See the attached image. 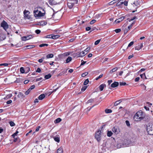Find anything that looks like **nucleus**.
Returning <instances> with one entry per match:
<instances>
[{"label": "nucleus", "instance_id": "nucleus-34", "mask_svg": "<svg viewBox=\"0 0 153 153\" xmlns=\"http://www.w3.org/2000/svg\"><path fill=\"white\" fill-rule=\"evenodd\" d=\"M48 44H42L39 45V47H44L45 46H48Z\"/></svg>", "mask_w": 153, "mask_h": 153}, {"label": "nucleus", "instance_id": "nucleus-20", "mask_svg": "<svg viewBox=\"0 0 153 153\" xmlns=\"http://www.w3.org/2000/svg\"><path fill=\"white\" fill-rule=\"evenodd\" d=\"M17 96L19 98H21L24 97L25 96L22 93L19 92Z\"/></svg>", "mask_w": 153, "mask_h": 153}, {"label": "nucleus", "instance_id": "nucleus-15", "mask_svg": "<svg viewBox=\"0 0 153 153\" xmlns=\"http://www.w3.org/2000/svg\"><path fill=\"white\" fill-rule=\"evenodd\" d=\"M48 2L49 4L51 5H55L56 4V3L53 0H48Z\"/></svg>", "mask_w": 153, "mask_h": 153}, {"label": "nucleus", "instance_id": "nucleus-46", "mask_svg": "<svg viewBox=\"0 0 153 153\" xmlns=\"http://www.w3.org/2000/svg\"><path fill=\"white\" fill-rule=\"evenodd\" d=\"M47 38H52V34L49 35L45 37Z\"/></svg>", "mask_w": 153, "mask_h": 153}, {"label": "nucleus", "instance_id": "nucleus-64", "mask_svg": "<svg viewBox=\"0 0 153 153\" xmlns=\"http://www.w3.org/2000/svg\"><path fill=\"white\" fill-rule=\"evenodd\" d=\"M12 102V101L11 100H10L9 101H8L7 102V104H10Z\"/></svg>", "mask_w": 153, "mask_h": 153}, {"label": "nucleus", "instance_id": "nucleus-17", "mask_svg": "<svg viewBox=\"0 0 153 153\" xmlns=\"http://www.w3.org/2000/svg\"><path fill=\"white\" fill-rule=\"evenodd\" d=\"M45 97V95L44 94H42L39 96L38 98L39 100H42Z\"/></svg>", "mask_w": 153, "mask_h": 153}, {"label": "nucleus", "instance_id": "nucleus-60", "mask_svg": "<svg viewBox=\"0 0 153 153\" xmlns=\"http://www.w3.org/2000/svg\"><path fill=\"white\" fill-rule=\"evenodd\" d=\"M91 30V28L89 27H88L85 28V30L87 31H89Z\"/></svg>", "mask_w": 153, "mask_h": 153}, {"label": "nucleus", "instance_id": "nucleus-11", "mask_svg": "<svg viewBox=\"0 0 153 153\" xmlns=\"http://www.w3.org/2000/svg\"><path fill=\"white\" fill-rule=\"evenodd\" d=\"M143 47V44L141 43L135 47V48L136 50H139Z\"/></svg>", "mask_w": 153, "mask_h": 153}, {"label": "nucleus", "instance_id": "nucleus-32", "mask_svg": "<svg viewBox=\"0 0 153 153\" xmlns=\"http://www.w3.org/2000/svg\"><path fill=\"white\" fill-rule=\"evenodd\" d=\"M25 71H26L25 73H27L28 72L30 71V68L29 67H26L25 68Z\"/></svg>", "mask_w": 153, "mask_h": 153}, {"label": "nucleus", "instance_id": "nucleus-33", "mask_svg": "<svg viewBox=\"0 0 153 153\" xmlns=\"http://www.w3.org/2000/svg\"><path fill=\"white\" fill-rule=\"evenodd\" d=\"M40 23V25L42 26L46 25L47 24L46 22L41 21L39 22Z\"/></svg>", "mask_w": 153, "mask_h": 153}, {"label": "nucleus", "instance_id": "nucleus-1", "mask_svg": "<svg viewBox=\"0 0 153 153\" xmlns=\"http://www.w3.org/2000/svg\"><path fill=\"white\" fill-rule=\"evenodd\" d=\"M144 116L141 111L137 112L134 117V120L136 121H140L143 119Z\"/></svg>", "mask_w": 153, "mask_h": 153}, {"label": "nucleus", "instance_id": "nucleus-10", "mask_svg": "<svg viewBox=\"0 0 153 153\" xmlns=\"http://www.w3.org/2000/svg\"><path fill=\"white\" fill-rule=\"evenodd\" d=\"M54 140L56 142L59 143L60 142V137L59 135H57L53 137Z\"/></svg>", "mask_w": 153, "mask_h": 153}, {"label": "nucleus", "instance_id": "nucleus-24", "mask_svg": "<svg viewBox=\"0 0 153 153\" xmlns=\"http://www.w3.org/2000/svg\"><path fill=\"white\" fill-rule=\"evenodd\" d=\"M53 57V54H48L47 55L46 57L47 59L51 58Z\"/></svg>", "mask_w": 153, "mask_h": 153}, {"label": "nucleus", "instance_id": "nucleus-36", "mask_svg": "<svg viewBox=\"0 0 153 153\" xmlns=\"http://www.w3.org/2000/svg\"><path fill=\"white\" fill-rule=\"evenodd\" d=\"M35 85H31V87H30V88H29V89H28V90H29V91H31L32 90V89H33L34 88H35Z\"/></svg>", "mask_w": 153, "mask_h": 153}, {"label": "nucleus", "instance_id": "nucleus-47", "mask_svg": "<svg viewBox=\"0 0 153 153\" xmlns=\"http://www.w3.org/2000/svg\"><path fill=\"white\" fill-rule=\"evenodd\" d=\"M120 86L125 85H126V83L125 82H120Z\"/></svg>", "mask_w": 153, "mask_h": 153}, {"label": "nucleus", "instance_id": "nucleus-62", "mask_svg": "<svg viewBox=\"0 0 153 153\" xmlns=\"http://www.w3.org/2000/svg\"><path fill=\"white\" fill-rule=\"evenodd\" d=\"M41 71V70L39 68H38L36 71V72H37L40 73Z\"/></svg>", "mask_w": 153, "mask_h": 153}, {"label": "nucleus", "instance_id": "nucleus-57", "mask_svg": "<svg viewBox=\"0 0 153 153\" xmlns=\"http://www.w3.org/2000/svg\"><path fill=\"white\" fill-rule=\"evenodd\" d=\"M8 63H3V64H0V66H8Z\"/></svg>", "mask_w": 153, "mask_h": 153}, {"label": "nucleus", "instance_id": "nucleus-43", "mask_svg": "<svg viewBox=\"0 0 153 153\" xmlns=\"http://www.w3.org/2000/svg\"><path fill=\"white\" fill-rule=\"evenodd\" d=\"M88 74V72H85L84 73H83L82 74V77H84L87 75Z\"/></svg>", "mask_w": 153, "mask_h": 153}, {"label": "nucleus", "instance_id": "nucleus-55", "mask_svg": "<svg viewBox=\"0 0 153 153\" xmlns=\"http://www.w3.org/2000/svg\"><path fill=\"white\" fill-rule=\"evenodd\" d=\"M81 62H82L81 63V64L80 66L83 65L84 64H85L86 62V61H83V60H81Z\"/></svg>", "mask_w": 153, "mask_h": 153}, {"label": "nucleus", "instance_id": "nucleus-21", "mask_svg": "<svg viewBox=\"0 0 153 153\" xmlns=\"http://www.w3.org/2000/svg\"><path fill=\"white\" fill-rule=\"evenodd\" d=\"M5 36L2 34H0V40L2 41L5 39Z\"/></svg>", "mask_w": 153, "mask_h": 153}, {"label": "nucleus", "instance_id": "nucleus-26", "mask_svg": "<svg viewBox=\"0 0 153 153\" xmlns=\"http://www.w3.org/2000/svg\"><path fill=\"white\" fill-rule=\"evenodd\" d=\"M60 37V36L58 35H54L52 34V39H56Z\"/></svg>", "mask_w": 153, "mask_h": 153}, {"label": "nucleus", "instance_id": "nucleus-14", "mask_svg": "<svg viewBox=\"0 0 153 153\" xmlns=\"http://www.w3.org/2000/svg\"><path fill=\"white\" fill-rule=\"evenodd\" d=\"M106 87V85L105 84H102L99 87V88L100 89V91H102L104 88Z\"/></svg>", "mask_w": 153, "mask_h": 153}, {"label": "nucleus", "instance_id": "nucleus-9", "mask_svg": "<svg viewBox=\"0 0 153 153\" xmlns=\"http://www.w3.org/2000/svg\"><path fill=\"white\" fill-rule=\"evenodd\" d=\"M124 19V16H122L119 18L118 19H117L115 20L114 21V23H118L120 22H121L123 21Z\"/></svg>", "mask_w": 153, "mask_h": 153}, {"label": "nucleus", "instance_id": "nucleus-49", "mask_svg": "<svg viewBox=\"0 0 153 153\" xmlns=\"http://www.w3.org/2000/svg\"><path fill=\"white\" fill-rule=\"evenodd\" d=\"M94 100L93 99H90L89 100H88L87 101V103H89L91 102H94Z\"/></svg>", "mask_w": 153, "mask_h": 153}, {"label": "nucleus", "instance_id": "nucleus-51", "mask_svg": "<svg viewBox=\"0 0 153 153\" xmlns=\"http://www.w3.org/2000/svg\"><path fill=\"white\" fill-rule=\"evenodd\" d=\"M140 76L141 77V78L142 79H144V77H146L145 74V73H144L143 74H141L140 75Z\"/></svg>", "mask_w": 153, "mask_h": 153}, {"label": "nucleus", "instance_id": "nucleus-25", "mask_svg": "<svg viewBox=\"0 0 153 153\" xmlns=\"http://www.w3.org/2000/svg\"><path fill=\"white\" fill-rule=\"evenodd\" d=\"M51 76V75L50 74H48L47 75H46L45 76V78L46 79H48L50 78Z\"/></svg>", "mask_w": 153, "mask_h": 153}, {"label": "nucleus", "instance_id": "nucleus-7", "mask_svg": "<svg viewBox=\"0 0 153 153\" xmlns=\"http://www.w3.org/2000/svg\"><path fill=\"white\" fill-rule=\"evenodd\" d=\"M112 131L116 134H117L120 132L119 129L117 127H114L112 129Z\"/></svg>", "mask_w": 153, "mask_h": 153}, {"label": "nucleus", "instance_id": "nucleus-28", "mask_svg": "<svg viewBox=\"0 0 153 153\" xmlns=\"http://www.w3.org/2000/svg\"><path fill=\"white\" fill-rule=\"evenodd\" d=\"M113 134L112 132L111 131H108L107 132V136L110 137Z\"/></svg>", "mask_w": 153, "mask_h": 153}, {"label": "nucleus", "instance_id": "nucleus-4", "mask_svg": "<svg viewBox=\"0 0 153 153\" xmlns=\"http://www.w3.org/2000/svg\"><path fill=\"white\" fill-rule=\"evenodd\" d=\"M101 131L99 129L96 133L95 136V138L99 142L101 140Z\"/></svg>", "mask_w": 153, "mask_h": 153}, {"label": "nucleus", "instance_id": "nucleus-18", "mask_svg": "<svg viewBox=\"0 0 153 153\" xmlns=\"http://www.w3.org/2000/svg\"><path fill=\"white\" fill-rule=\"evenodd\" d=\"M72 59V58L70 56H69L68 57V58L66 59V60L65 63H67L70 62L71 61Z\"/></svg>", "mask_w": 153, "mask_h": 153}, {"label": "nucleus", "instance_id": "nucleus-19", "mask_svg": "<svg viewBox=\"0 0 153 153\" xmlns=\"http://www.w3.org/2000/svg\"><path fill=\"white\" fill-rule=\"evenodd\" d=\"M121 102L122 100H119L117 101L114 102V106H116L118 105L119 103Z\"/></svg>", "mask_w": 153, "mask_h": 153}, {"label": "nucleus", "instance_id": "nucleus-6", "mask_svg": "<svg viewBox=\"0 0 153 153\" xmlns=\"http://www.w3.org/2000/svg\"><path fill=\"white\" fill-rule=\"evenodd\" d=\"M32 38V36L31 35H30L27 36H23L22 38V41H25L27 40L30 39Z\"/></svg>", "mask_w": 153, "mask_h": 153}, {"label": "nucleus", "instance_id": "nucleus-29", "mask_svg": "<svg viewBox=\"0 0 153 153\" xmlns=\"http://www.w3.org/2000/svg\"><path fill=\"white\" fill-rule=\"evenodd\" d=\"M19 133V132L17 130L16 131V132L13 134L11 136L13 138H14V137H15L16 136H17L18 134Z\"/></svg>", "mask_w": 153, "mask_h": 153}, {"label": "nucleus", "instance_id": "nucleus-13", "mask_svg": "<svg viewBox=\"0 0 153 153\" xmlns=\"http://www.w3.org/2000/svg\"><path fill=\"white\" fill-rule=\"evenodd\" d=\"M75 4H74L73 2H69L68 3V7L70 9L72 8Z\"/></svg>", "mask_w": 153, "mask_h": 153}, {"label": "nucleus", "instance_id": "nucleus-27", "mask_svg": "<svg viewBox=\"0 0 153 153\" xmlns=\"http://www.w3.org/2000/svg\"><path fill=\"white\" fill-rule=\"evenodd\" d=\"M20 141V140L19 137L15 138V137H14V138L13 141L14 142L18 141L19 142Z\"/></svg>", "mask_w": 153, "mask_h": 153}, {"label": "nucleus", "instance_id": "nucleus-42", "mask_svg": "<svg viewBox=\"0 0 153 153\" xmlns=\"http://www.w3.org/2000/svg\"><path fill=\"white\" fill-rule=\"evenodd\" d=\"M90 49V47H88V48H87L84 51L86 52V53H85V54H86L87 53H88V51H89V50Z\"/></svg>", "mask_w": 153, "mask_h": 153}, {"label": "nucleus", "instance_id": "nucleus-44", "mask_svg": "<svg viewBox=\"0 0 153 153\" xmlns=\"http://www.w3.org/2000/svg\"><path fill=\"white\" fill-rule=\"evenodd\" d=\"M100 41H101V39H99V40H98L96 41L94 43V45H97V44H98L100 42Z\"/></svg>", "mask_w": 153, "mask_h": 153}, {"label": "nucleus", "instance_id": "nucleus-8", "mask_svg": "<svg viewBox=\"0 0 153 153\" xmlns=\"http://www.w3.org/2000/svg\"><path fill=\"white\" fill-rule=\"evenodd\" d=\"M134 24V22L132 23L129 26H128L127 28L126 29L124 30V34H126L127 33L128 31L131 28L133 24Z\"/></svg>", "mask_w": 153, "mask_h": 153}, {"label": "nucleus", "instance_id": "nucleus-58", "mask_svg": "<svg viewBox=\"0 0 153 153\" xmlns=\"http://www.w3.org/2000/svg\"><path fill=\"white\" fill-rule=\"evenodd\" d=\"M71 1H73L75 4H77L78 3V0H72Z\"/></svg>", "mask_w": 153, "mask_h": 153}, {"label": "nucleus", "instance_id": "nucleus-50", "mask_svg": "<svg viewBox=\"0 0 153 153\" xmlns=\"http://www.w3.org/2000/svg\"><path fill=\"white\" fill-rule=\"evenodd\" d=\"M134 42L133 41H132L131 42L128 44V46L127 47V48L128 47H129L131 46L133 44H134Z\"/></svg>", "mask_w": 153, "mask_h": 153}, {"label": "nucleus", "instance_id": "nucleus-3", "mask_svg": "<svg viewBox=\"0 0 153 153\" xmlns=\"http://www.w3.org/2000/svg\"><path fill=\"white\" fill-rule=\"evenodd\" d=\"M132 5L136 9L135 10H133L132 11L133 13H134L135 11H137V9L140 7V3L138 1V0H135L133 3L132 4Z\"/></svg>", "mask_w": 153, "mask_h": 153}, {"label": "nucleus", "instance_id": "nucleus-2", "mask_svg": "<svg viewBox=\"0 0 153 153\" xmlns=\"http://www.w3.org/2000/svg\"><path fill=\"white\" fill-rule=\"evenodd\" d=\"M146 130L149 134L153 135V123H149L147 126Z\"/></svg>", "mask_w": 153, "mask_h": 153}, {"label": "nucleus", "instance_id": "nucleus-5", "mask_svg": "<svg viewBox=\"0 0 153 153\" xmlns=\"http://www.w3.org/2000/svg\"><path fill=\"white\" fill-rule=\"evenodd\" d=\"M1 25L5 30H6V29H8L9 27L8 25L7 22L3 20L2 21L1 24Z\"/></svg>", "mask_w": 153, "mask_h": 153}, {"label": "nucleus", "instance_id": "nucleus-37", "mask_svg": "<svg viewBox=\"0 0 153 153\" xmlns=\"http://www.w3.org/2000/svg\"><path fill=\"white\" fill-rule=\"evenodd\" d=\"M89 81L88 79H86L85 81L84 82L83 84L84 85H87L89 82Z\"/></svg>", "mask_w": 153, "mask_h": 153}, {"label": "nucleus", "instance_id": "nucleus-23", "mask_svg": "<svg viewBox=\"0 0 153 153\" xmlns=\"http://www.w3.org/2000/svg\"><path fill=\"white\" fill-rule=\"evenodd\" d=\"M20 71L21 73L22 74H24L25 73V69H24V68L23 67H21L20 68Z\"/></svg>", "mask_w": 153, "mask_h": 153}, {"label": "nucleus", "instance_id": "nucleus-22", "mask_svg": "<svg viewBox=\"0 0 153 153\" xmlns=\"http://www.w3.org/2000/svg\"><path fill=\"white\" fill-rule=\"evenodd\" d=\"M62 120L61 118H58L55 120L54 122L55 123H58L61 121Z\"/></svg>", "mask_w": 153, "mask_h": 153}, {"label": "nucleus", "instance_id": "nucleus-59", "mask_svg": "<svg viewBox=\"0 0 153 153\" xmlns=\"http://www.w3.org/2000/svg\"><path fill=\"white\" fill-rule=\"evenodd\" d=\"M41 32V31L39 30H35V33L37 34H39Z\"/></svg>", "mask_w": 153, "mask_h": 153}, {"label": "nucleus", "instance_id": "nucleus-31", "mask_svg": "<svg viewBox=\"0 0 153 153\" xmlns=\"http://www.w3.org/2000/svg\"><path fill=\"white\" fill-rule=\"evenodd\" d=\"M105 112L106 113H110L112 112V110L110 109H106L105 110Z\"/></svg>", "mask_w": 153, "mask_h": 153}, {"label": "nucleus", "instance_id": "nucleus-53", "mask_svg": "<svg viewBox=\"0 0 153 153\" xmlns=\"http://www.w3.org/2000/svg\"><path fill=\"white\" fill-rule=\"evenodd\" d=\"M103 74H100V75L98 77H97L96 79V80H98V79H99L101 78V77H102V76H103Z\"/></svg>", "mask_w": 153, "mask_h": 153}, {"label": "nucleus", "instance_id": "nucleus-30", "mask_svg": "<svg viewBox=\"0 0 153 153\" xmlns=\"http://www.w3.org/2000/svg\"><path fill=\"white\" fill-rule=\"evenodd\" d=\"M27 13H29V11L27 10H25L24 11V15H25V16H26L27 18H28V14H27Z\"/></svg>", "mask_w": 153, "mask_h": 153}, {"label": "nucleus", "instance_id": "nucleus-45", "mask_svg": "<svg viewBox=\"0 0 153 153\" xmlns=\"http://www.w3.org/2000/svg\"><path fill=\"white\" fill-rule=\"evenodd\" d=\"M137 19V17L136 16H135L134 17H133L132 18H131V19H129L128 20V21L129 22H130L131 21H133L135 19Z\"/></svg>", "mask_w": 153, "mask_h": 153}, {"label": "nucleus", "instance_id": "nucleus-38", "mask_svg": "<svg viewBox=\"0 0 153 153\" xmlns=\"http://www.w3.org/2000/svg\"><path fill=\"white\" fill-rule=\"evenodd\" d=\"M38 16H43V13H42L40 11H39V13L37 15Z\"/></svg>", "mask_w": 153, "mask_h": 153}, {"label": "nucleus", "instance_id": "nucleus-39", "mask_svg": "<svg viewBox=\"0 0 153 153\" xmlns=\"http://www.w3.org/2000/svg\"><path fill=\"white\" fill-rule=\"evenodd\" d=\"M77 55L78 56V57H82L84 56L82 54V52H78V53Z\"/></svg>", "mask_w": 153, "mask_h": 153}, {"label": "nucleus", "instance_id": "nucleus-56", "mask_svg": "<svg viewBox=\"0 0 153 153\" xmlns=\"http://www.w3.org/2000/svg\"><path fill=\"white\" fill-rule=\"evenodd\" d=\"M126 124L127 126H128V127L130 126V124L129 122L128 121L126 120Z\"/></svg>", "mask_w": 153, "mask_h": 153}, {"label": "nucleus", "instance_id": "nucleus-48", "mask_svg": "<svg viewBox=\"0 0 153 153\" xmlns=\"http://www.w3.org/2000/svg\"><path fill=\"white\" fill-rule=\"evenodd\" d=\"M121 31V30L120 29H117L114 30V31L116 32V33H117L120 32Z\"/></svg>", "mask_w": 153, "mask_h": 153}, {"label": "nucleus", "instance_id": "nucleus-41", "mask_svg": "<svg viewBox=\"0 0 153 153\" xmlns=\"http://www.w3.org/2000/svg\"><path fill=\"white\" fill-rule=\"evenodd\" d=\"M9 123L10 125L12 127L13 126L15 125V123L13 121H10L9 122Z\"/></svg>", "mask_w": 153, "mask_h": 153}, {"label": "nucleus", "instance_id": "nucleus-12", "mask_svg": "<svg viewBox=\"0 0 153 153\" xmlns=\"http://www.w3.org/2000/svg\"><path fill=\"white\" fill-rule=\"evenodd\" d=\"M119 84L118 82H115L111 85V87L112 88H115L117 87Z\"/></svg>", "mask_w": 153, "mask_h": 153}, {"label": "nucleus", "instance_id": "nucleus-61", "mask_svg": "<svg viewBox=\"0 0 153 153\" xmlns=\"http://www.w3.org/2000/svg\"><path fill=\"white\" fill-rule=\"evenodd\" d=\"M30 92V91L28 89L25 92V94L26 95H27L29 94Z\"/></svg>", "mask_w": 153, "mask_h": 153}, {"label": "nucleus", "instance_id": "nucleus-63", "mask_svg": "<svg viewBox=\"0 0 153 153\" xmlns=\"http://www.w3.org/2000/svg\"><path fill=\"white\" fill-rule=\"evenodd\" d=\"M139 79H140V77H137L135 79V82H138L139 81Z\"/></svg>", "mask_w": 153, "mask_h": 153}, {"label": "nucleus", "instance_id": "nucleus-40", "mask_svg": "<svg viewBox=\"0 0 153 153\" xmlns=\"http://www.w3.org/2000/svg\"><path fill=\"white\" fill-rule=\"evenodd\" d=\"M87 87V86H85L81 88V91L82 92L84 91L86 89Z\"/></svg>", "mask_w": 153, "mask_h": 153}, {"label": "nucleus", "instance_id": "nucleus-52", "mask_svg": "<svg viewBox=\"0 0 153 153\" xmlns=\"http://www.w3.org/2000/svg\"><path fill=\"white\" fill-rule=\"evenodd\" d=\"M96 21V20L95 19H93L90 22V24L91 25L93 24Z\"/></svg>", "mask_w": 153, "mask_h": 153}, {"label": "nucleus", "instance_id": "nucleus-54", "mask_svg": "<svg viewBox=\"0 0 153 153\" xmlns=\"http://www.w3.org/2000/svg\"><path fill=\"white\" fill-rule=\"evenodd\" d=\"M12 95L11 94H10L9 95H7L6 97L5 98V99L6 98H10L11 97H12Z\"/></svg>", "mask_w": 153, "mask_h": 153}, {"label": "nucleus", "instance_id": "nucleus-16", "mask_svg": "<svg viewBox=\"0 0 153 153\" xmlns=\"http://www.w3.org/2000/svg\"><path fill=\"white\" fill-rule=\"evenodd\" d=\"M118 69V68L117 67H116V68H113V69H112L111 70L109 73H110V74H111L113 72H114L115 71H116Z\"/></svg>", "mask_w": 153, "mask_h": 153}, {"label": "nucleus", "instance_id": "nucleus-35", "mask_svg": "<svg viewBox=\"0 0 153 153\" xmlns=\"http://www.w3.org/2000/svg\"><path fill=\"white\" fill-rule=\"evenodd\" d=\"M35 46L34 45H27L26 46L27 48L28 49H31L35 47Z\"/></svg>", "mask_w": 153, "mask_h": 153}]
</instances>
